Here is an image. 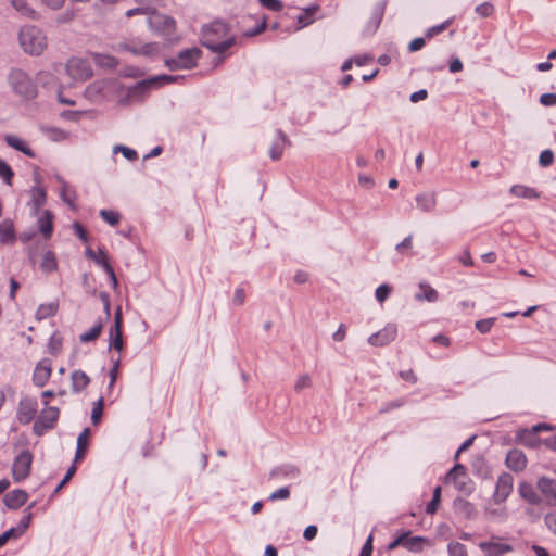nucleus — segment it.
<instances>
[{
	"label": "nucleus",
	"mask_w": 556,
	"mask_h": 556,
	"mask_svg": "<svg viewBox=\"0 0 556 556\" xmlns=\"http://www.w3.org/2000/svg\"><path fill=\"white\" fill-rule=\"evenodd\" d=\"M202 43L210 50L223 54L232 47L235 39L229 35L228 25L218 20L203 28Z\"/></svg>",
	"instance_id": "nucleus-1"
},
{
	"label": "nucleus",
	"mask_w": 556,
	"mask_h": 556,
	"mask_svg": "<svg viewBox=\"0 0 556 556\" xmlns=\"http://www.w3.org/2000/svg\"><path fill=\"white\" fill-rule=\"evenodd\" d=\"M9 84L14 93L24 100H33L38 94L36 80L22 70L14 68L10 72Z\"/></svg>",
	"instance_id": "nucleus-2"
},
{
	"label": "nucleus",
	"mask_w": 556,
	"mask_h": 556,
	"mask_svg": "<svg viewBox=\"0 0 556 556\" xmlns=\"http://www.w3.org/2000/svg\"><path fill=\"white\" fill-rule=\"evenodd\" d=\"M20 43L25 52L35 55L41 54L48 46L46 35L35 26H25L21 29Z\"/></svg>",
	"instance_id": "nucleus-3"
},
{
	"label": "nucleus",
	"mask_w": 556,
	"mask_h": 556,
	"mask_svg": "<svg viewBox=\"0 0 556 556\" xmlns=\"http://www.w3.org/2000/svg\"><path fill=\"white\" fill-rule=\"evenodd\" d=\"M150 28L159 36L172 40L176 34V21L166 14L153 13L149 17Z\"/></svg>",
	"instance_id": "nucleus-4"
},
{
	"label": "nucleus",
	"mask_w": 556,
	"mask_h": 556,
	"mask_svg": "<svg viewBox=\"0 0 556 556\" xmlns=\"http://www.w3.org/2000/svg\"><path fill=\"white\" fill-rule=\"evenodd\" d=\"M202 55L199 48L185 49L176 58L167 59L166 66L170 71L193 68Z\"/></svg>",
	"instance_id": "nucleus-5"
},
{
	"label": "nucleus",
	"mask_w": 556,
	"mask_h": 556,
	"mask_svg": "<svg viewBox=\"0 0 556 556\" xmlns=\"http://www.w3.org/2000/svg\"><path fill=\"white\" fill-rule=\"evenodd\" d=\"M479 548L485 556H504L513 552V545L504 538L493 535L488 541L479 543Z\"/></svg>",
	"instance_id": "nucleus-6"
},
{
	"label": "nucleus",
	"mask_w": 556,
	"mask_h": 556,
	"mask_svg": "<svg viewBox=\"0 0 556 556\" xmlns=\"http://www.w3.org/2000/svg\"><path fill=\"white\" fill-rule=\"evenodd\" d=\"M67 74L75 80L86 81L92 76V68L87 59L74 56L66 64Z\"/></svg>",
	"instance_id": "nucleus-7"
},
{
	"label": "nucleus",
	"mask_w": 556,
	"mask_h": 556,
	"mask_svg": "<svg viewBox=\"0 0 556 556\" xmlns=\"http://www.w3.org/2000/svg\"><path fill=\"white\" fill-rule=\"evenodd\" d=\"M33 454L25 450L14 459L12 465V477L15 482L24 481L31 471Z\"/></svg>",
	"instance_id": "nucleus-8"
},
{
	"label": "nucleus",
	"mask_w": 556,
	"mask_h": 556,
	"mask_svg": "<svg viewBox=\"0 0 556 556\" xmlns=\"http://www.w3.org/2000/svg\"><path fill=\"white\" fill-rule=\"evenodd\" d=\"M86 255L89 260L93 261L96 264L103 267L112 282L113 288L116 289L118 286V280L111 265L110 257L105 249L99 248L97 251H94L91 248H88L86 250Z\"/></svg>",
	"instance_id": "nucleus-9"
},
{
	"label": "nucleus",
	"mask_w": 556,
	"mask_h": 556,
	"mask_svg": "<svg viewBox=\"0 0 556 556\" xmlns=\"http://www.w3.org/2000/svg\"><path fill=\"white\" fill-rule=\"evenodd\" d=\"M241 30L243 36L253 37L266 28V17L264 15H248L241 20Z\"/></svg>",
	"instance_id": "nucleus-10"
},
{
	"label": "nucleus",
	"mask_w": 556,
	"mask_h": 556,
	"mask_svg": "<svg viewBox=\"0 0 556 556\" xmlns=\"http://www.w3.org/2000/svg\"><path fill=\"white\" fill-rule=\"evenodd\" d=\"M110 348L122 352L125 348L123 337V316L121 307L117 308L114 316V324L110 329Z\"/></svg>",
	"instance_id": "nucleus-11"
},
{
	"label": "nucleus",
	"mask_w": 556,
	"mask_h": 556,
	"mask_svg": "<svg viewBox=\"0 0 556 556\" xmlns=\"http://www.w3.org/2000/svg\"><path fill=\"white\" fill-rule=\"evenodd\" d=\"M121 50L130 52L135 55L151 56L157 53L159 47L155 42H141L134 39L121 45Z\"/></svg>",
	"instance_id": "nucleus-12"
},
{
	"label": "nucleus",
	"mask_w": 556,
	"mask_h": 556,
	"mask_svg": "<svg viewBox=\"0 0 556 556\" xmlns=\"http://www.w3.org/2000/svg\"><path fill=\"white\" fill-rule=\"evenodd\" d=\"M425 542L426 540L424 538L413 536L410 532H405L390 543L389 549H395L399 546H403L409 551L418 552L421 551Z\"/></svg>",
	"instance_id": "nucleus-13"
},
{
	"label": "nucleus",
	"mask_w": 556,
	"mask_h": 556,
	"mask_svg": "<svg viewBox=\"0 0 556 556\" xmlns=\"http://www.w3.org/2000/svg\"><path fill=\"white\" fill-rule=\"evenodd\" d=\"M52 375V361L49 358H42L39 361L33 372V382L35 386L42 388L45 387Z\"/></svg>",
	"instance_id": "nucleus-14"
},
{
	"label": "nucleus",
	"mask_w": 556,
	"mask_h": 556,
	"mask_svg": "<svg viewBox=\"0 0 556 556\" xmlns=\"http://www.w3.org/2000/svg\"><path fill=\"white\" fill-rule=\"evenodd\" d=\"M447 482H452L456 489L463 492L470 490L471 481L466 475V468L463 465H455L446 477Z\"/></svg>",
	"instance_id": "nucleus-15"
},
{
	"label": "nucleus",
	"mask_w": 556,
	"mask_h": 556,
	"mask_svg": "<svg viewBox=\"0 0 556 556\" xmlns=\"http://www.w3.org/2000/svg\"><path fill=\"white\" fill-rule=\"evenodd\" d=\"M397 337V327L394 324H389L381 330L371 334L368 342L374 346H384L393 342Z\"/></svg>",
	"instance_id": "nucleus-16"
},
{
	"label": "nucleus",
	"mask_w": 556,
	"mask_h": 556,
	"mask_svg": "<svg viewBox=\"0 0 556 556\" xmlns=\"http://www.w3.org/2000/svg\"><path fill=\"white\" fill-rule=\"evenodd\" d=\"M38 412V403L35 399H23L17 408V419L21 424L27 425L34 420Z\"/></svg>",
	"instance_id": "nucleus-17"
},
{
	"label": "nucleus",
	"mask_w": 556,
	"mask_h": 556,
	"mask_svg": "<svg viewBox=\"0 0 556 556\" xmlns=\"http://www.w3.org/2000/svg\"><path fill=\"white\" fill-rule=\"evenodd\" d=\"M513 491V477L509 473H503L498 477L494 492L496 502L505 501Z\"/></svg>",
	"instance_id": "nucleus-18"
},
{
	"label": "nucleus",
	"mask_w": 556,
	"mask_h": 556,
	"mask_svg": "<svg viewBox=\"0 0 556 556\" xmlns=\"http://www.w3.org/2000/svg\"><path fill=\"white\" fill-rule=\"evenodd\" d=\"M60 410L58 407L48 406L42 409L38 420L35 424V429L42 427L45 429H51L54 427L59 419Z\"/></svg>",
	"instance_id": "nucleus-19"
},
{
	"label": "nucleus",
	"mask_w": 556,
	"mask_h": 556,
	"mask_svg": "<svg viewBox=\"0 0 556 556\" xmlns=\"http://www.w3.org/2000/svg\"><path fill=\"white\" fill-rule=\"evenodd\" d=\"M536 488L551 505H556V481L546 477H541L536 482Z\"/></svg>",
	"instance_id": "nucleus-20"
},
{
	"label": "nucleus",
	"mask_w": 556,
	"mask_h": 556,
	"mask_svg": "<svg viewBox=\"0 0 556 556\" xmlns=\"http://www.w3.org/2000/svg\"><path fill=\"white\" fill-rule=\"evenodd\" d=\"M28 500L26 491L16 489L4 495L3 502L10 509H17L22 507Z\"/></svg>",
	"instance_id": "nucleus-21"
},
{
	"label": "nucleus",
	"mask_w": 556,
	"mask_h": 556,
	"mask_svg": "<svg viewBox=\"0 0 556 556\" xmlns=\"http://www.w3.org/2000/svg\"><path fill=\"white\" fill-rule=\"evenodd\" d=\"M53 222L54 215L48 210L42 211V213L39 215L37 225L40 233L45 239L51 238L53 233Z\"/></svg>",
	"instance_id": "nucleus-22"
},
{
	"label": "nucleus",
	"mask_w": 556,
	"mask_h": 556,
	"mask_svg": "<svg viewBox=\"0 0 556 556\" xmlns=\"http://www.w3.org/2000/svg\"><path fill=\"white\" fill-rule=\"evenodd\" d=\"M506 465L514 471H522L527 466V458L522 451L514 448L506 456Z\"/></svg>",
	"instance_id": "nucleus-23"
},
{
	"label": "nucleus",
	"mask_w": 556,
	"mask_h": 556,
	"mask_svg": "<svg viewBox=\"0 0 556 556\" xmlns=\"http://www.w3.org/2000/svg\"><path fill=\"white\" fill-rule=\"evenodd\" d=\"M138 4L136 9L128 10L126 15L131 17L136 14L151 15L156 12L160 0H135Z\"/></svg>",
	"instance_id": "nucleus-24"
},
{
	"label": "nucleus",
	"mask_w": 556,
	"mask_h": 556,
	"mask_svg": "<svg viewBox=\"0 0 556 556\" xmlns=\"http://www.w3.org/2000/svg\"><path fill=\"white\" fill-rule=\"evenodd\" d=\"M16 241V231L14 223L11 219H4L0 223V243L13 244Z\"/></svg>",
	"instance_id": "nucleus-25"
},
{
	"label": "nucleus",
	"mask_w": 556,
	"mask_h": 556,
	"mask_svg": "<svg viewBox=\"0 0 556 556\" xmlns=\"http://www.w3.org/2000/svg\"><path fill=\"white\" fill-rule=\"evenodd\" d=\"M7 144L29 157H35L34 151L29 148L28 143L14 135H7L4 137Z\"/></svg>",
	"instance_id": "nucleus-26"
},
{
	"label": "nucleus",
	"mask_w": 556,
	"mask_h": 556,
	"mask_svg": "<svg viewBox=\"0 0 556 556\" xmlns=\"http://www.w3.org/2000/svg\"><path fill=\"white\" fill-rule=\"evenodd\" d=\"M89 440H90V430L85 429L78 437L77 440V451L75 456V462H80L85 458L88 447H89Z\"/></svg>",
	"instance_id": "nucleus-27"
},
{
	"label": "nucleus",
	"mask_w": 556,
	"mask_h": 556,
	"mask_svg": "<svg viewBox=\"0 0 556 556\" xmlns=\"http://www.w3.org/2000/svg\"><path fill=\"white\" fill-rule=\"evenodd\" d=\"M39 267L46 274L55 271L58 269V261L54 252L50 250L46 251L41 257Z\"/></svg>",
	"instance_id": "nucleus-28"
},
{
	"label": "nucleus",
	"mask_w": 556,
	"mask_h": 556,
	"mask_svg": "<svg viewBox=\"0 0 556 556\" xmlns=\"http://www.w3.org/2000/svg\"><path fill=\"white\" fill-rule=\"evenodd\" d=\"M72 388L74 392H81L89 383L90 378L83 370H75L72 372Z\"/></svg>",
	"instance_id": "nucleus-29"
},
{
	"label": "nucleus",
	"mask_w": 556,
	"mask_h": 556,
	"mask_svg": "<svg viewBox=\"0 0 556 556\" xmlns=\"http://www.w3.org/2000/svg\"><path fill=\"white\" fill-rule=\"evenodd\" d=\"M59 311V302L52 301L49 303L41 304L37 312H36V318L38 320H43L50 317H53Z\"/></svg>",
	"instance_id": "nucleus-30"
},
{
	"label": "nucleus",
	"mask_w": 556,
	"mask_h": 556,
	"mask_svg": "<svg viewBox=\"0 0 556 556\" xmlns=\"http://www.w3.org/2000/svg\"><path fill=\"white\" fill-rule=\"evenodd\" d=\"M416 299L419 301L435 302L439 299V294L430 285L421 282L419 283V292L416 294Z\"/></svg>",
	"instance_id": "nucleus-31"
},
{
	"label": "nucleus",
	"mask_w": 556,
	"mask_h": 556,
	"mask_svg": "<svg viewBox=\"0 0 556 556\" xmlns=\"http://www.w3.org/2000/svg\"><path fill=\"white\" fill-rule=\"evenodd\" d=\"M510 193L517 198H525V199H539L540 193L530 187L523 186V185H515L510 188Z\"/></svg>",
	"instance_id": "nucleus-32"
},
{
	"label": "nucleus",
	"mask_w": 556,
	"mask_h": 556,
	"mask_svg": "<svg viewBox=\"0 0 556 556\" xmlns=\"http://www.w3.org/2000/svg\"><path fill=\"white\" fill-rule=\"evenodd\" d=\"M91 56L94 63L101 67L115 68L118 65L117 59L109 54L92 53Z\"/></svg>",
	"instance_id": "nucleus-33"
},
{
	"label": "nucleus",
	"mask_w": 556,
	"mask_h": 556,
	"mask_svg": "<svg viewBox=\"0 0 556 556\" xmlns=\"http://www.w3.org/2000/svg\"><path fill=\"white\" fill-rule=\"evenodd\" d=\"M13 8L23 16L35 18L36 11L28 4L26 0H12Z\"/></svg>",
	"instance_id": "nucleus-34"
},
{
	"label": "nucleus",
	"mask_w": 556,
	"mask_h": 556,
	"mask_svg": "<svg viewBox=\"0 0 556 556\" xmlns=\"http://www.w3.org/2000/svg\"><path fill=\"white\" fill-rule=\"evenodd\" d=\"M102 329H103L102 321H98L88 331L84 332L80 336V341L85 342V343L96 341L100 337Z\"/></svg>",
	"instance_id": "nucleus-35"
},
{
	"label": "nucleus",
	"mask_w": 556,
	"mask_h": 556,
	"mask_svg": "<svg viewBox=\"0 0 556 556\" xmlns=\"http://www.w3.org/2000/svg\"><path fill=\"white\" fill-rule=\"evenodd\" d=\"M63 345V338L59 332H54L48 342V350L49 353L53 356H56L60 354L61 349Z\"/></svg>",
	"instance_id": "nucleus-36"
},
{
	"label": "nucleus",
	"mask_w": 556,
	"mask_h": 556,
	"mask_svg": "<svg viewBox=\"0 0 556 556\" xmlns=\"http://www.w3.org/2000/svg\"><path fill=\"white\" fill-rule=\"evenodd\" d=\"M100 216L105 223L113 227L117 226L122 219L121 214L114 210H101Z\"/></svg>",
	"instance_id": "nucleus-37"
},
{
	"label": "nucleus",
	"mask_w": 556,
	"mask_h": 556,
	"mask_svg": "<svg viewBox=\"0 0 556 556\" xmlns=\"http://www.w3.org/2000/svg\"><path fill=\"white\" fill-rule=\"evenodd\" d=\"M0 177L3 179V181L12 186L13 178H14V172L11 168V166L3 160L0 159Z\"/></svg>",
	"instance_id": "nucleus-38"
},
{
	"label": "nucleus",
	"mask_w": 556,
	"mask_h": 556,
	"mask_svg": "<svg viewBox=\"0 0 556 556\" xmlns=\"http://www.w3.org/2000/svg\"><path fill=\"white\" fill-rule=\"evenodd\" d=\"M103 408H104V401H103V399H99L93 404V407H92L91 420H92L93 425L100 424V421L102 419V415H103Z\"/></svg>",
	"instance_id": "nucleus-39"
},
{
	"label": "nucleus",
	"mask_w": 556,
	"mask_h": 556,
	"mask_svg": "<svg viewBox=\"0 0 556 556\" xmlns=\"http://www.w3.org/2000/svg\"><path fill=\"white\" fill-rule=\"evenodd\" d=\"M450 556H468L467 548L459 542H451L448 544Z\"/></svg>",
	"instance_id": "nucleus-40"
},
{
	"label": "nucleus",
	"mask_w": 556,
	"mask_h": 556,
	"mask_svg": "<svg viewBox=\"0 0 556 556\" xmlns=\"http://www.w3.org/2000/svg\"><path fill=\"white\" fill-rule=\"evenodd\" d=\"M46 202V191L42 188L33 190V203L36 210H39Z\"/></svg>",
	"instance_id": "nucleus-41"
},
{
	"label": "nucleus",
	"mask_w": 556,
	"mask_h": 556,
	"mask_svg": "<svg viewBox=\"0 0 556 556\" xmlns=\"http://www.w3.org/2000/svg\"><path fill=\"white\" fill-rule=\"evenodd\" d=\"M440 498H441V488L437 486L433 492L432 501L426 507L427 514H434L437 511L439 503H440Z\"/></svg>",
	"instance_id": "nucleus-42"
},
{
	"label": "nucleus",
	"mask_w": 556,
	"mask_h": 556,
	"mask_svg": "<svg viewBox=\"0 0 556 556\" xmlns=\"http://www.w3.org/2000/svg\"><path fill=\"white\" fill-rule=\"evenodd\" d=\"M392 288L389 285H381L376 289V299L378 302L383 303L390 295Z\"/></svg>",
	"instance_id": "nucleus-43"
},
{
	"label": "nucleus",
	"mask_w": 556,
	"mask_h": 556,
	"mask_svg": "<svg viewBox=\"0 0 556 556\" xmlns=\"http://www.w3.org/2000/svg\"><path fill=\"white\" fill-rule=\"evenodd\" d=\"M495 319L494 318H488V319H481L476 323V328L481 333H488L491 331Z\"/></svg>",
	"instance_id": "nucleus-44"
},
{
	"label": "nucleus",
	"mask_w": 556,
	"mask_h": 556,
	"mask_svg": "<svg viewBox=\"0 0 556 556\" xmlns=\"http://www.w3.org/2000/svg\"><path fill=\"white\" fill-rule=\"evenodd\" d=\"M260 3L269 11L279 12L282 10L283 4L280 0H258Z\"/></svg>",
	"instance_id": "nucleus-45"
},
{
	"label": "nucleus",
	"mask_w": 556,
	"mask_h": 556,
	"mask_svg": "<svg viewBox=\"0 0 556 556\" xmlns=\"http://www.w3.org/2000/svg\"><path fill=\"white\" fill-rule=\"evenodd\" d=\"M476 12L482 17H489L494 13V5L490 2H484L476 8Z\"/></svg>",
	"instance_id": "nucleus-46"
},
{
	"label": "nucleus",
	"mask_w": 556,
	"mask_h": 556,
	"mask_svg": "<svg viewBox=\"0 0 556 556\" xmlns=\"http://www.w3.org/2000/svg\"><path fill=\"white\" fill-rule=\"evenodd\" d=\"M554 162V153L551 150H544L541 152L539 163L542 167H547Z\"/></svg>",
	"instance_id": "nucleus-47"
},
{
	"label": "nucleus",
	"mask_w": 556,
	"mask_h": 556,
	"mask_svg": "<svg viewBox=\"0 0 556 556\" xmlns=\"http://www.w3.org/2000/svg\"><path fill=\"white\" fill-rule=\"evenodd\" d=\"M76 236L85 243L89 241V235L87 229L80 223H74L73 225Z\"/></svg>",
	"instance_id": "nucleus-48"
},
{
	"label": "nucleus",
	"mask_w": 556,
	"mask_h": 556,
	"mask_svg": "<svg viewBox=\"0 0 556 556\" xmlns=\"http://www.w3.org/2000/svg\"><path fill=\"white\" fill-rule=\"evenodd\" d=\"M290 496V490L289 488H280L277 491L273 492L269 495V501H278V500H286Z\"/></svg>",
	"instance_id": "nucleus-49"
},
{
	"label": "nucleus",
	"mask_w": 556,
	"mask_h": 556,
	"mask_svg": "<svg viewBox=\"0 0 556 556\" xmlns=\"http://www.w3.org/2000/svg\"><path fill=\"white\" fill-rule=\"evenodd\" d=\"M21 532L17 529H10L0 535V547L7 544L10 539L18 538Z\"/></svg>",
	"instance_id": "nucleus-50"
},
{
	"label": "nucleus",
	"mask_w": 556,
	"mask_h": 556,
	"mask_svg": "<svg viewBox=\"0 0 556 556\" xmlns=\"http://www.w3.org/2000/svg\"><path fill=\"white\" fill-rule=\"evenodd\" d=\"M119 368H121V358L118 357L116 361H114V365L112 369L110 370V387H113L116 380L119 377Z\"/></svg>",
	"instance_id": "nucleus-51"
},
{
	"label": "nucleus",
	"mask_w": 556,
	"mask_h": 556,
	"mask_svg": "<svg viewBox=\"0 0 556 556\" xmlns=\"http://www.w3.org/2000/svg\"><path fill=\"white\" fill-rule=\"evenodd\" d=\"M520 494L522 495V497L528 500L530 503H533V504L536 503V495L534 494V492L531 490V488L529 485L522 484L520 486Z\"/></svg>",
	"instance_id": "nucleus-52"
},
{
	"label": "nucleus",
	"mask_w": 556,
	"mask_h": 556,
	"mask_svg": "<svg viewBox=\"0 0 556 556\" xmlns=\"http://www.w3.org/2000/svg\"><path fill=\"white\" fill-rule=\"evenodd\" d=\"M545 523L556 534V511L548 513L545 516Z\"/></svg>",
	"instance_id": "nucleus-53"
},
{
	"label": "nucleus",
	"mask_w": 556,
	"mask_h": 556,
	"mask_svg": "<svg viewBox=\"0 0 556 556\" xmlns=\"http://www.w3.org/2000/svg\"><path fill=\"white\" fill-rule=\"evenodd\" d=\"M540 102L543 105L552 106L556 105V93H544L540 98Z\"/></svg>",
	"instance_id": "nucleus-54"
},
{
	"label": "nucleus",
	"mask_w": 556,
	"mask_h": 556,
	"mask_svg": "<svg viewBox=\"0 0 556 556\" xmlns=\"http://www.w3.org/2000/svg\"><path fill=\"white\" fill-rule=\"evenodd\" d=\"M372 541H374L372 535H369V538L367 539L366 543L364 544V546L361 551L359 556H371L372 549H374Z\"/></svg>",
	"instance_id": "nucleus-55"
},
{
	"label": "nucleus",
	"mask_w": 556,
	"mask_h": 556,
	"mask_svg": "<svg viewBox=\"0 0 556 556\" xmlns=\"http://www.w3.org/2000/svg\"><path fill=\"white\" fill-rule=\"evenodd\" d=\"M400 377L407 381V382H410V383H416L417 382V376L416 374L414 372L413 369H407V370H403L400 372Z\"/></svg>",
	"instance_id": "nucleus-56"
},
{
	"label": "nucleus",
	"mask_w": 556,
	"mask_h": 556,
	"mask_svg": "<svg viewBox=\"0 0 556 556\" xmlns=\"http://www.w3.org/2000/svg\"><path fill=\"white\" fill-rule=\"evenodd\" d=\"M353 59H354V63L357 66H364V65H367L368 63H370L374 60V56L370 54H363V55H357Z\"/></svg>",
	"instance_id": "nucleus-57"
},
{
	"label": "nucleus",
	"mask_w": 556,
	"mask_h": 556,
	"mask_svg": "<svg viewBox=\"0 0 556 556\" xmlns=\"http://www.w3.org/2000/svg\"><path fill=\"white\" fill-rule=\"evenodd\" d=\"M311 386V378L306 375L301 376L296 383H295V390L300 391L302 389L308 388Z\"/></svg>",
	"instance_id": "nucleus-58"
},
{
	"label": "nucleus",
	"mask_w": 556,
	"mask_h": 556,
	"mask_svg": "<svg viewBox=\"0 0 556 556\" xmlns=\"http://www.w3.org/2000/svg\"><path fill=\"white\" fill-rule=\"evenodd\" d=\"M412 243H413L412 237H407L400 244H397L396 250L400 253H405L406 251L412 249Z\"/></svg>",
	"instance_id": "nucleus-59"
},
{
	"label": "nucleus",
	"mask_w": 556,
	"mask_h": 556,
	"mask_svg": "<svg viewBox=\"0 0 556 556\" xmlns=\"http://www.w3.org/2000/svg\"><path fill=\"white\" fill-rule=\"evenodd\" d=\"M432 341L438 344V345H441V346H444V348H447L450 346L451 344V340L448 337H446L445 334H438L435 336Z\"/></svg>",
	"instance_id": "nucleus-60"
},
{
	"label": "nucleus",
	"mask_w": 556,
	"mask_h": 556,
	"mask_svg": "<svg viewBox=\"0 0 556 556\" xmlns=\"http://www.w3.org/2000/svg\"><path fill=\"white\" fill-rule=\"evenodd\" d=\"M425 39L424 38H415L410 43H409V50L412 52H416L420 49L424 48L425 46Z\"/></svg>",
	"instance_id": "nucleus-61"
},
{
	"label": "nucleus",
	"mask_w": 556,
	"mask_h": 556,
	"mask_svg": "<svg viewBox=\"0 0 556 556\" xmlns=\"http://www.w3.org/2000/svg\"><path fill=\"white\" fill-rule=\"evenodd\" d=\"M459 262L465 266H473V260L470 255V252L466 250L460 256Z\"/></svg>",
	"instance_id": "nucleus-62"
},
{
	"label": "nucleus",
	"mask_w": 556,
	"mask_h": 556,
	"mask_svg": "<svg viewBox=\"0 0 556 556\" xmlns=\"http://www.w3.org/2000/svg\"><path fill=\"white\" fill-rule=\"evenodd\" d=\"M447 27V24L444 23V24H441V25H438V26H433L432 28H430L428 31H427V37L428 38H432L433 36L442 33L445 28Z\"/></svg>",
	"instance_id": "nucleus-63"
},
{
	"label": "nucleus",
	"mask_w": 556,
	"mask_h": 556,
	"mask_svg": "<svg viewBox=\"0 0 556 556\" xmlns=\"http://www.w3.org/2000/svg\"><path fill=\"white\" fill-rule=\"evenodd\" d=\"M317 534V527L316 526H308L305 530H304V538L307 540V541H311L313 540Z\"/></svg>",
	"instance_id": "nucleus-64"
}]
</instances>
